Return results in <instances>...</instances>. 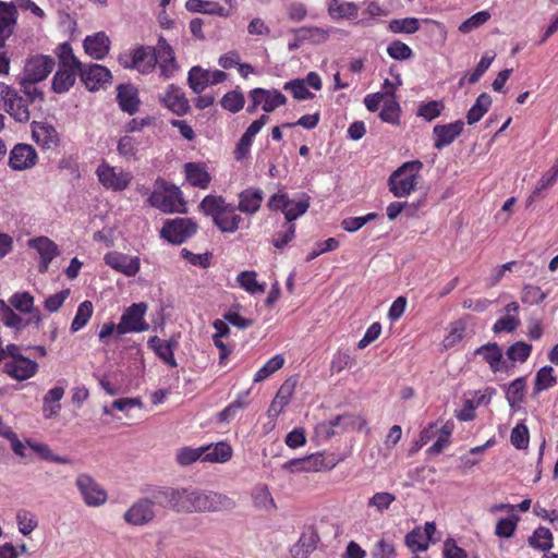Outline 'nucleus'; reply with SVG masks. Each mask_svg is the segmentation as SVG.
<instances>
[{
	"mask_svg": "<svg viewBox=\"0 0 558 558\" xmlns=\"http://www.w3.org/2000/svg\"><path fill=\"white\" fill-rule=\"evenodd\" d=\"M151 497L159 506L182 513L227 511L235 507L234 500L223 494L191 487H159Z\"/></svg>",
	"mask_w": 558,
	"mask_h": 558,
	"instance_id": "obj_1",
	"label": "nucleus"
},
{
	"mask_svg": "<svg viewBox=\"0 0 558 558\" xmlns=\"http://www.w3.org/2000/svg\"><path fill=\"white\" fill-rule=\"evenodd\" d=\"M201 210L213 218L214 223L221 232L233 233L242 221L235 213L238 207L226 202L222 196L207 195L199 204Z\"/></svg>",
	"mask_w": 558,
	"mask_h": 558,
	"instance_id": "obj_2",
	"label": "nucleus"
},
{
	"mask_svg": "<svg viewBox=\"0 0 558 558\" xmlns=\"http://www.w3.org/2000/svg\"><path fill=\"white\" fill-rule=\"evenodd\" d=\"M422 168L420 160L407 161L390 174L388 186L395 197H405L416 189Z\"/></svg>",
	"mask_w": 558,
	"mask_h": 558,
	"instance_id": "obj_3",
	"label": "nucleus"
},
{
	"mask_svg": "<svg viewBox=\"0 0 558 558\" xmlns=\"http://www.w3.org/2000/svg\"><path fill=\"white\" fill-rule=\"evenodd\" d=\"M0 109L21 123H26L31 119L27 99L4 83H0Z\"/></svg>",
	"mask_w": 558,
	"mask_h": 558,
	"instance_id": "obj_4",
	"label": "nucleus"
},
{
	"mask_svg": "<svg viewBox=\"0 0 558 558\" xmlns=\"http://www.w3.org/2000/svg\"><path fill=\"white\" fill-rule=\"evenodd\" d=\"M147 308L144 302L134 303L125 308L118 324V336L148 330L149 324L145 320Z\"/></svg>",
	"mask_w": 558,
	"mask_h": 558,
	"instance_id": "obj_5",
	"label": "nucleus"
},
{
	"mask_svg": "<svg viewBox=\"0 0 558 558\" xmlns=\"http://www.w3.org/2000/svg\"><path fill=\"white\" fill-rule=\"evenodd\" d=\"M197 229V223L190 218L168 219L161 228L160 236L171 244L179 245L193 236Z\"/></svg>",
	"mask_w": 558,
	"mask_h": 558,
	"instance_id": "obj_6",
	"label": "nucleus"
},
{
	"mask_svg": "<svg viewBox=\"0 0 558 558\" xmlns=\"http://www.w3.org/2000/svg\"><path fill=\"white\" fill-rule=\"evenodd\" d=\"M119 62L125 69H135L148 74L156 66L155 47L140 46L130 53L121 54Z\"/></svg>",
	"mask_w": 558,
	"mask_h": 558,
	"instance_id": "obj_7",
	"label": "nucleus"
},
{
	"mask_svg": "<svg viewBox=\"0 0 558 558\" xmlns=\"http://www.w3.org/2000/svg\"><path fill=\"white\" fill-rule=\"evenodd\" d=\"M153 207L160 209L166 214L184 211V202L181 191L177 186L166 187L163 191H154L148 197Z\"/></svg>",
	"mask_w": 558,
	"mask_h": 558,
	"instance_id": "obj_8",
	"label": "nucleus"
},
{
	"mask_svg": "<svg viewBox=\"0 0 558 558\" xmlns=\"http://www.w3.org/2000/svg\"><path fill=\"white\" fill-rule=\"evenodd\" d=\"M54 64V59L50 56H33L25 62L22 78L28 83H39L52 72Z\"/></svg>",
	"mask_w": 558,
	"mask_h": 558,
	"instance_id": "obj_9",
	"label": "nucleus"
},
{
	"mask_svg": "<svg viewBox=\"0 0 558 558\" xmlns=\"http://www.w3.org/2000/svg\"><path fill=\"white\" fill-rule=\"evenodd\" d=\"M75 484L87 506L99 507L107 501L106 490L90 475L80 474Z\"/></svg>",
	"mask_w": 558,
	"mask_h": 558,
	"instance_id": "obj_10",
	"label": "nucleus"
},
{
	"mask_svg": "<svg viewBox=\"0 0 558 558\" xmlns=\"http://www.w3.org/2000/svg\"><path fill=\"white\" fill-rule=\"evenodd\" d=\"M155 504H157L155 499L141 498L125 511L123 519L134 526L145 525L155 518Z\"/></svg>",
	"mask_w": 558,
	"mask_h": 558,
	"instance_id": "obj_11",
	"label": "nucleus"
},
{
	"mask_svg": "<svg viewBox=\"0 0 558 558\" xmlns=\"http://www.w3.org/2000/svg\"><path fill=\"white\" fill-rule=\"evenodd\" d=\"M99 182L106 187L113 191H122L128 187L131 182V175L121 169L101 163L96 170Z\"/></svg>",
	"mask_w": 558,
	"mask_h": 558,
	"instance_id": "obj_12",
	"label": "nucleus"
},
{
	"mask_svg": "<svg viewBox=\"0 0 558 558\" xmlns=\"http://www.w3.org/2000/svg\"><path fill=\"white\" fill-rule=\"evenodd\" d=\"M156 65L159 66L160 76L168 80L174 75L179 65L172 47L163 37H159L155 47Z\"/></svg>",
	"mask_w": 558,
	"mask_h": 558,
	"instance_id": "obj_13",
	"label": "nucleus"
},
{
	"mask_svg": "<svg viewBox=\"0 0 558 558\" xmlns=\"http://www.w3.org/2000/svg\"><path fill=\"white\" fill-rule=\"evenodd\" d=\"M27 245L35 248L40 256V263L38 266V271L40 274L47 272L52 259L60 254L58 245L47 236L29 239L27 241Z\"/></svg>",
	"mask_w": 558,
	"mask_h": 558,
	"instance_id": "obj_14",
	"label": "nucleus"
},
{
	"mask_svg": "<svg viewBox=\"0 0 558 558\" xmlns=\"http://www.w3.org/2000/svg\"><path fill=\"white\" fill-rule=\"evenodd\" d=\"M78 75L89 90H97L111 80L110 71L100 64H83Z\"/></svg>",
	"mask_w": 558,
	"mask_h": 558,
	"instance_id": "obj_15",
	"label": "nucleus"
},
{
	"mask_svg": "<svg viewBox=\"0 0 558 558\" xmlns=\"http://www.w3.org/2000/svg\"><path fill=\"white\" fill-rule=\"evenodd\" d=\"M179 335H173L168 340H161L157 336L148 339L147 345L156 355L170 367H175L177 361L174 359V350L179 347Z\"/></svg>",
	"mask_w": 558,
	"mask_h": 558,
	"instance_id": "obj_16",
	"label": "nucleus"
},
{
	"mask_svg": "<svg viewBox=\"0 0 558 558\" xmlns=\"http://www.w3.org/2000/svg\"><path fill=\"white\" fill-rule=\"evenodd\" d=\"M3 372L11 378L23 381L38 372V364L24 355L4 363Z\"/></svg>",
	"mask_w": 558,
	"mask_h": 558,
	"instance_id": "obj_17",
	"label": "nucleus"
},
{
	"mask_svg": "<svg viewBox=\"0 0 558 558\" xmlns=\"http://www.w3.org/2000/svg\"><path fill=\"white\" fill-rule=\"evenodd\" d=\"M159 101L177 116H184L190 111L185 94L174 84H170L166 92L159 95Z\"/></svg>",
	"mask_w": 558,
	"mask_h": 558,
	"instance_id": "obj_18",
	"label": "nucleus"
},
{
	"mask_svg": "<svg viewBox=\"0 0 558 558\" xmlns=\"http://www.w3.org/2000/svg\"><path fill=\"white\" fill-rule=\"evenodd\" d=\"M105 263L112 269L133 277L140 271L141 262L137 256H130L119 252H110L104 257Z\"/></svg>",
	"mask_w": 558,
	"mask_h": 558,
	"instance_id": "obj_19",
	"label": "nucleus"
},
{
	"mask_svg": "<svg viewBox=\"0 0 558 558\" xmlns=\"http://www.w3.org/2000/svg\"><path fill=\"white\" fill-rule=\"evenodd\" d=\"M37 158V153L33 146L16 144L10 151L9 166L13 170H26L36 165Z\"/></svg>",
	"mask_w": 558,
	"mask_h": 558,
	"instance_id": "obj_20",
	"label": "nucleus"
},
{
	"mask_svg": "<svg viewBox=\"0 0 558 558\" xmlns=\"http://www.w3.org/2000/svg\"><path fill=\"white\" fill-rule=\"evenodd\" d=\"M464 122L457 120L448 124H437L433 129L434 135V147L436 149H442L444 147L452 144L456 138L462 133Z\"/></svg>",
	"mask_w": 558,
	"mask_h": 558,
	"instance_id": "obj_21",
	"label": "nucleus"
},
{
	"mask_svg": "<svg viewBox=\"0 0 558 558\" xmlns=\"http://www.w3.org/2000/svg\"><path fill=\"white\" fill-rule=\"evenodd\" d=\"M333 464L327 465L325 458L320 453L311 454L300 459L287 461L282 469L291 472H319L324 469H331Z\"/></svg>",
	"mask_w": 558,
	"mask_h": 558,
	"instance_id": "obj_22",
	"label": "nucleus"
},
{
	"mask_svg": "<svg viewBox=\"0 0 558 558\" xmlns=\"http://www.w3.org/2000/svg\"><path fill=\"white\" fill-rule=\"evenodd\" d=\"M475 354L482 355L494 373L507 371L509 368L508 363L504 360L502 350L495 342L477 348L475 350Z\"/></svg>",
	"mask_w": 558,
	"mask_h": 558,
	"instance_id": "obj_23",
	"label": "nucleus"
},
{
	"mask_svg": "<svg viewBox=\"0 0 558 558\" xmlns=\"http://www.w3.org/2000/svg\"><path fill=\"white\" fill-rule=\"evenodd\" d=\"M16 8L12 3L0 1V48H4L7 39L12 35L16 24Z\"/></svg>",
	"mask_w": 558,
	"mask_h": 558,
	"instance_id": "obj_24",
	"label": "nucleus"
},
{
	"mask_svg": "<svg viewBox=\"0 0 558 558\" xmlns=\"http://www.w3.org/2000/svg\"><path fill=\"white\" fill-rule=\"evenodd\" d=\"M33 137L43 148L49 149L59 144V134L53 125L47 122H35L33 124Z\"/></svg>",
	"mask_w": 558,
	"mask_h": 558,
	"instance_id": "obj_25",
	"label": "nucleus"
},
{
	"mask_svg": "<svg viewBox=\"0 0 558 558\" xmlns=\"http://www.w3.org/2000/svg\"><path fill=\"white\" fill-rule=\"evenodd\" d=\"M264 199V192L260 189L250 187L239 194L238 209L247 215L258 211Z\"/></svg>",
	"mask_w": 558,
	"mask_h": 558,
	"instance_id": "obj_26",
	"label": "nucleus"
},
{
	"mask_svg": "<svg viewBox=\"0 0 558 558\" xmlns=\"http://www.w3.org/2000/svg\"><path fill=\"white\" fill-rule=\"evenodd\" d=\"M319 536L314 529H308L302 533L300 539L290 550L293 558H307L317 546Z\"/></svg>",
	"mask_w": 558,
	"mask_h": 558,
	"instance_id": "obj_27",
	"label": "nucleus"
},
{
	"mask_svg": "<svg viewBox=\"0 0 558 558\" xmlns=\"http://www.w3.org/2000/svg\"><path fill=\"white\" fill-rule=\"evenodd\" d=\"M117 100L122 111L134 114L140 108L137 88L133 85H120L118 87Z\"/></svg>",
	"mask_w": 558,
	"mask_h": 558,
	"instance_id": "obj_28",
	"label": "nucleus"
},
{
	"mask_svg": "<svg viewBox=\"0 0 558 558\" xmlns=\"http://www.w3.org/2000/svg\"><path fill=\"white\" fill-rule=\"evenodd\" d=\"M296 387V380L293 378L287 379L279 388L275 396L268 413L271 416H278L283 408L290 402Z\"/></svg>",
	"mask_w": 558,
	"mask_h": 558,
	"instance_id": "obj_29",
	"label": "nucleus"
},
{
	"mask_svg": "<svg viewBox=\"0 0 558 558\" xmlns=\"http://www.w3.org/2000/svg\"><path fill=\"white\" fill-rule=\"evenodd\" d=\"M110 48V39L104 33H96L94 36H87L84 40V49L87 54L94 59H102Z\"/></svg>",
	"mask_w": 558,
	"mask_h": 558,
	"instance_id": "obj_30",
	"label": "nucleus"
},
{
	"mask_svg": "<svg viewBox=\"0 0 558 558\" xmlns=\"http://www.w3.org/2000/svg\"><path fill=\"white\" fill-rule=\"evenodd\" d=\"M254 95L258 96L262 108L265 112H272L278 107L287 104V97L278 89H265L257 87L254 88Z\"/></svg>",
	"mask_w": 558,
	"mask_h": 558,
	"instance_id": "obj_31",
	"label": "nucleus"
},
{
	"mask_svg": "<svg viewBox=\"0 0 558 558\" xmlns=\"http://www.w3.org/2000/svg\"><path fill=\"white\" fill-rule=\"evenodd\" d=\"M204 449L203 461L211 463H225L232 457V448L227 442L202 446Z\"/></svg>",
	"mask_w": 558,
	"mask_h": 558,
	"instance_id": "obj_32",
	"label": "nucleus"
},
{
	"mask_svg": "<svg viewBox=\"0 0 558 558\" xmlns=\"http://www.w3.org/2000/svg\"><path fill=\"white\" fill-rule=\"evenodd\" d=\"M186 180L196 187L207 189L210 183V175L205 167L197 162H187L184 165Z\"/></svg>",
	"mask_w": 558,
	"mask_h": 558,
	"instance_id": "obj_33",
	"label": "nucleus"
},
{
	"mask_svg": "<svg viewBox=\"0 0 558 558\" xmlns=\"http://www.w3.org/2000/svg\"><path fill=\"white\" fill-rule=\"evenodd\" d=\"M76 74L78 71L59 68L52 78V90L57 94L66 93L74 85Z\"/></svg>",
	"mask_w": 558,
	"mask_h": 558,
	"instance_id": "obj_34",
	"label": "nucleus"
},
{
	"mask_svg": "<svg viewBox=\"0 0 558 558\" xmlns=\"http://www.w3.org/2000/svg\"><path fill=\"white\" fill-rule=\"evenodd\" d=\"M525 388L526 380L524 377H519L507 386L506 399L512 410H517V408L523 402Z\"/></svg>",
	"mask_w": 558,
	"mask_h": 558,
	"instance_id": "obj_35",
	"label": "nucleus"
},
{
	"mask_svg": "<svg viewBox=\"0 0 558 558\" xmlns=\"http://www.w3.org/2000/svg\"><path fill=\"white\" fill-rule=\"evenodd\" d=\"M490 106L492 97L487 93H482L466 113L468 124L473 125L478 122Z\"/></svg>",
	"mask_w": 558,
	"mask_h": 558,
	"instance_id": "obj_36",
	"label": "nucleus"
},
{
	"mask_svg": "<svg viewBox=\"0 0 558 558\" xmlns=\"http://www.w3.org/2000/svg\"><path fill=\"white\" fill-rule=\"evenodd\" d=\"M187 83L195 94H201L209 85V70L193 66L189 71Z\"/></svg>",
	"mask_w": 558,
	"mask_h": 558,
	"instance_id": "obj_37",
	"label": "nucleus"
},
{
	"mask_svg": "<svg viewBox=\"0 0 558 558\" xmlns=\"http://www.w3.org/2000/svg\"><path fill=\"white\" fill-rule=\"evenodd\" d=\"M59 68L80 71L83 63L74 56L72 47L63 43L58 47Z\"/></svg>",
	"mask_w": 558,
	"mask_h": 558,
	"instance_id": "obj_38",
	"label": "nucleus"
},
{
	"mask_svg": "<svg viewBox=\"0 0 558 558\" xmlns=\"http://www.w3.org/2000/svg\"><path fill=\"white\" fill-rule=\"evenodd\" d=\"M254 505L266 511L276 509L274 498L266 485H258L253 489L252 493Z\"/></svg>",
	"mask_w": 558,
	"mask_h": 558,
	"instance_id": "obj_39",
	"label": "nucleus"
},
{
	"mask_svg": "<svg viewBox=\"0 0 558 558\" xmlns=\"http://www.w3.org/2000/svg\"><path fill=\"white\" fill-rule=\"evenodd\" d=\"M453 429V423L446 422L440 427L437 426L436 441L428 448L432 454H439L449 444V437Z\"/></svg>",
	"mask_w": 558,
	"mask_h": 558,
	"instance_id": "obj_40",
	"label": "nucleus"
},
{
	"mask_svg": "<svg viewBox=\"0 0 558 558\" xmlns=\"http://www.w3.org/2000/svg\"><path fill=\"white\" fill-rule=\"evenodd\" d=\"M359 12V7L354 2H340L332 0L329 4V13L337 19L355 17Z\"/></svg>",
	"mask_w": 558,
	"mask_h": 558,
	"instance_id": "obj_41",
	"label": "nucleus"
},
{
	"mask_svg": "<svg viewBox=\"0 0 558 558\" xmlns=\"http://www.w3.org/2000/svg\"><path fill=\"white\" fill-rule=\"evenodd\" d=\"M94 312V306L90 301L82 302L76 311V314L71 324V330L76 332L85 327L90 319Z\"/></svg>",
	"mask_w": 558,
	"mask_h": 558,
	"instance_id": "obj_42",
	"label": "nucleus"
},
{
	"mask_svg": "<svg viewBox=\"0 0 558 558\" xmlns=\"http://www.w3.org/2000/svg\"><path fill=\"white\" fill-rule=\"evenodd\" d=\"M220 105L225 110L236 113L244 108L245 97L240 90H231L223 95Z\"/></svg>",
	"mask_w": 558,
	"mask_h": 558,
	"instance_id": "obj_43",
	"label": "nucleus"
},
{
	"mask_svg": "<svg viewBox=\"0 0 558 558\" xmlns=\"http://www.w3.org/2000/svg\"><path fill=\"white\" fill-rule=\"evenodd\" d=\"M203 454H204L203 447H198V448L181 447L177 450L175 460H177L178 464H180L181 466H187L198 460L203 461Z\"/></svg>",
	"mask_w": 558,
	"mask_h": 558,
	"instance_id": "obj_44",
	"label": "nucleus"
},
{
	"mask_svg": "<svg viewBox=\"0 0 558 558\" xmlns=\"http://www.w3.org/2000/svg\"><path fill=\"white\" fill-rule=\"evenodd\" d=\"M553 534L544 526L537 527L529 538L530 546L541 550H548L553 546Z\"/></svg>",
	"mask_w": 558,
	"mask_h": 558,
	"instance_id": "obj_45",
	"label": "nucleus"
},
{
	"mask_svg": "<svg viewBox=\"0 0 558 558\" xmlns=\"http://www.w3.org/2000/svg\"><path fill=\"white\" fill-rule=\"evenodd\" d=\"M284 364V357L282 354H277L269 359L264 366H262L255 374L254 381L259 383L268 378L275 372L280 369Z\"/></svg>",
	"mask_w": 558,
	"mask_h": 558,
	"instance_id": "obj_46",
	"label": "nucleus"
},
{
	"mask_svg": "<svg viewBox=\"0 0 558 558\" xmlns=\"http://www.w3.org/2000/svg\"><path fill=\"white\" fill-rule=\"evenodd\" d=\"M138 142L130 135L122 136L117 146L119 155L128 160L137 159Z\"/></svg>",
	"mask_w": 558,
	"mask_h": 558,
	"instance_id": "obj_47",
	"label": "nucleus"
},
{
	"mask_svg": "<svg viewBox=\"0 0 558 558\" xmlns=\"http://www.w3.org/2000/svg\"><path fill=\"white\" fill-rule=\"evenodd\" d=\"M554 368L551 366H544L537 373L534 384V392L539 393L543 390L549 389L556 384V377L553 375Z\"/></svg>",
	"mask_w": 558,
	"mask_h": 558,
	"instance_id": "obj_48",
	"label": "nucleus"
},
{
	"mask_svg": "<svg viewBox=\"0 0 558 558\" xmlns=\"http://www.w3.org/2000/svg\"><path fill=\"white\" fill-rule=\"evenodd\" d=\"M238 283L248 293H262L265 291V286L259 284L256 281V272L255 271H242L236 277Z\"/></svg>",
	"mask_w": 558,
	"mask_h": 558,
	"instance_id": "obj_49",
	"label": "nucleus"
},
{
	"mask_svg": "<svg viewBox=\"0 0 558 558\" xmlns=\"http://www.w3.org/2000/svg\"><path fill=\"white\" fill-rule=\"evenodd\" d=\"M389 29L396 34H413L420 29V23L415 17L395 19L389 22Z\"/></svg>",
	"mask_w": 558,
	"mask_h": 558,
	"instance_id": "obj_50",
	"label": "nucleus"
},
{
	"mask_svg": "<svg viewBox=\"0 0 558 558\" xmlns=\"http://www.w3.org/2000/svg\"><path fill=\"white\" fill-rule=\"evenodd\" d=\"M396 501V496L388 492L375 493L367 501L368 508H374L377 512L384 513L389 509L392 502Z\"/></svg>",
	"mask_w": 558,
	"mask_h": 558,
	"instance_id": "obj_51",
	"label": "nucleus"
},
{
	"mask_svg": "<svg viewBox=\"0 0 558 558\" xmlns=\"http://www.w3.org/2000/svg\"><path fill=\"white\" fill-rule=\"evenodd\" d=\"M300 40H310L313 44H322L329 37L328 31L320 27H301L296 31Z\"/></svg>",
	"mask_w": 558,
	"mask_h": 558,
	"instance_id": "obj_52",
	"label": "nucleus"
},
{
	"mask_svg": "<svg viewBox=\"0 0 558 558\" xmlns=\"http://www.w3.org/2000/svg\"><path fill=\"white\" fill-rule=\"evenodd\" d=\"M531 351V344L523 341H518L508 348L506 355L508 360L512 362L523 363L529 359Z\"/></svg>",
	"mask_w": 558,
	"mask_h": 558,
	"instance_id": "obj_53",
	"label": "nucleus"
},
{
	"mask_svg": "<svg viewBox=\"0 0 558 558\" xmlns=\"http://www.w3.org/2000/svg\"><path fill=\"white\" fill-rule=\"evenodd\" d=\"M405 545L412 553L425 551L428 549V541L422 535V529L415 527L405 536Z\"/></svg>",
	"mask_w": 558,
	"mask_h": 558,
	"instance_id": "obj_54",
	"label": "nucleus"
},
{
	"mask_svg": "<svg viewBox=\"0 0 558 558\" xmlns=\"http://www.w3.org/2000/svg\"><path fill=\"white\" fill-rule=\"evenodd\" d=\"M9 302L21 313H33L34 296L28 292H16L10 298Z\"/></svg>",
	"mask_w": 558,
	"mask_h": 558,
	"instance_id": "obj_55",
	"label": "nucleus"
},
{
	"mask_svg": "<svg viewBox=\"0 0 558 558\" xmlns=\"http://www.w3.org/2000/svg\"><path fill=\"white\" fill-rule=\"evenodd\" d=\"M16 523L20 533L29 535L38 525L35 514L27 510H20L16 514Z\"/></svg>",
	"mask_w": 558,
	"mask_h": 558,
	"instance_id": "obj_56",
	"label": "nucleus"
},
{
	"mask_svg": "<svg viewBox=\"0 0 558 558\" xmlns=\"http://www.w3.org/2000/svg\"><path fill=\"white\" fill-rule=\"evenodd\" d=\"M530 440L529 428L524 423H518L511 430L510 441L519 450L527 448Z\"/></svg>",
	"mask_w": 558,
	"mask_h": 558,
	"instance_id": "obj_57",
	"label": "nucleus"
},
{
	"mask_svg": "<svg viewBox=\"0 0 558 558\" xmlns=\"http://www.w3.org/2000/svg\"><path fill=\"white\" fill-rule=\"evenodd\" d=\"M0 319L1 322L11 328L16 330L22 329V318L9 306L3 300L0 299Z\"/></svg>",
	"mask_w": 558,
	"mask_h": 558,
	"instance_id": "obj_58",
	"label": "nucleus"
},
{
	"mask_svg": "<svg viewBox=\"0 0 558 558\" xmlns=\"http://www.w3.org/2000/svg\"><path fill=\"white\" fill-rule=\"evenodd\" d=\"M283 89L290 92L298 100H306L314 97V94L307 89L304 80L296 78L287 82L283 85Z\"/></svg>",
	"mask_w": 558,
	"mask_h": 558,
	"instance_id": "obj_59",
	"label": "nucleus"
},
{
	"mask_svg": "<svg viewBox=\"0 0 558 558\" xmlns=\"http://www.w3.org/2000/svg\"><path fill=\"white\" fill-rule=\"evenodd\" d=\"M400 106L395 98H389L384 102L383 109L379 112V118L387 123H399Z\"/></svg>",
	"mask_w": 558,
	"mask_h": 558,
	"instance_id": "obj_60",
	"label": "nucleus"
},
{
	"mask_svg": "<svg viewBox=\"0 0 558 558\" xmlns=\"http://www.w3.org/2000/svg\"><path fill=\"white\" fill-rule=\"evenodd\" d=\"M489 19L490 13L488 11H480L462 22L459 26V31L463 34H468L486 23Z\"/></svg>",
	"mask_w": 558,
	"mask_h": 558,
	"instance_id": "obj_61",
	"label": "nucleus"
},
{
	"mask_svg": "<svg viewBox=\"0 0 558 558\" xmlns=\"http://www.w3.org/2000/svg\"><path fill=\"white\" fill-rule=\"evenodd\" d=\"M310 198L305 197L299 201H292L290 206H288L284 217L288 222H292L293 220H296L299 217L304 215L308 207H310Z\"/></svg>",
	"mask_w": 558,
	"mask_h": 558,
	"instance_id": "obj_62",
	"label": "nucleus"
},
{
	"mask_svg": "<svg viewBox=\"0 0 558 558\" xmlns=\"http://www.w3.org/2000/svg\"><path fill=\"white\" fill-rule=\"evenodd\" d=\"M387 53L395 60H408L413 56L412 49L400 40H395L389 44Z\"/></svg>",
	"mask_w": 558,
	"mask_h": 558,
	"instance_id": "obj_63",
	"label": "nucleus"
},
{
	"mask_svg": "<svg viewBox=\"0 0 558 558\" xmlns=\"http://www.w3.org/2000/svg\"><path fill=\"white\" fill-rule=\"evenodd\" d=\"M372 558H396V548L392 542L379 539L371 553Z\"/></svg>",
	"mask_w": 558,
	"mask_h": 558,
	"instance_id": "obj_64",
	"label": "nucleus"
}]
</instances>
